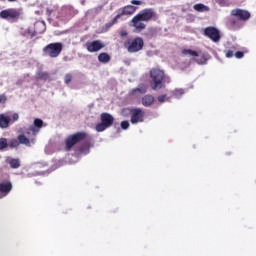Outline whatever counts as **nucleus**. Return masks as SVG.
<instances>
[{"mask_svg":"<svg viewBox=\"0 0 256 256\" xmlns=\"http://www.w3.org/2000/svg\"><path fill=\"white\" fill-rule=\"evenodd\" d=\"M136 16L139 17L141 21L149 23V21H152L155 19V17H157V14L153 8H146L141 10L138 14H136Z\"/></svg>","mask_w":256,"mask_h":256,"instance_id":"nucleus-11","label":"nucleus"},{"mask_svg":"<svg viewBox=\"0 0 256 256\" xmlns=\"http://www.w3.org/2000/svg\"><path fill=\"white\" fill-rule=\"evenodd\" d=\"M51 13H53V9H46V15H48V17H51Z\"/></svg>","mask_w":256,"mask_h":256,"instance_id":"nucleus-36","label":"nucleus"},{"mask_svg":"<svg viewBox=\"0 0 256 256\" xmlns=\"http://www.w3.org/2000/svg\"><path fill=\"white\" fill-rule=\"evenodd\" d=\"M15 121H19V114L17 113L12 115L11 123H15Z\"/></svg>","mask_w":256,"mask_h":256,"instance_id":"nucleus-30","label":"nucleus"},{"mask_svg":"<svg viewBox=\"0 0 256 256\" xmlns=\"http://www.w3.org/2000/svg\"><path fill=\"white\" fill-rule=\"evenodd\" d=\"M182 55H190L191 57H198L196 58V63H198V65H205V63H207V57H205V55L203 54L199 56V53H197V51L195 50L183 49Z\"/></svg>","mask_w":256,"mask_h":256,"instance_id":"nucleus-14","label":"nucleus"},{"mask_svg":"<svg viewBox=\"0 0 256 256\" xmlns=\"http://www.w3.org/2000/svg\"><path fill=\"white\" fill-rule=\"evenodd\" d=\"M13 190V183L11 181L6 180L0 182V199H3V197H7L9 193Z\"/></svg>","mask_w":256,"mask_h":256,"instance_id":"nucleus-16","label":"nucleus"},{"mask_svg":"<svg viewBox=\"0 0 256 256\" xmlns=\"http://www.w3.org/2000/svg\"><path fill=\"white\" fill-rule=\"evenodd\" d=\"M100 123L96 124V131L97 133H103L106 129H109V127H113V124L115 123V118L113 115L104 112L100 115Z\"/></svg>","mask_w":256,"mask_h":256,"instance_id":"nucleus-6","label":"nucleus"},{"mask_svg":"<svg viewBox=\"0 0 256 256\" xmlns=\"http://www.w3.org/2000/svg\"><path fill=\"white\" fill-rule=\"evenodd\" d=\"M244 55H245V53H243L242 51H237L235 53L236 59H243Z\"/></svg>","mask_w":256,"mask_h":256,"instance_id":"nucleus-29","label":"nucleus"},{"mask_svg":"<svg viewBox=\"0 0 256 256\" xmlns=\"http://www.w3.org/2000/svg\"><path fill=\"white\" fill-rule=\"evenodd\" d=\"M61 51H63V43L61 42L50 43L43 48V53L51 59L59 57Z\"/></svg>","mask_w":256,"mask_h":256,"instance_id":"nucleus-7","label":"nucleus"},{"mask_svg":"<svg viewBox=\"0 0 256 256\" xmlns=\"http://www.w3.org/2000/svg\"><path fill=\"white\" fill-rule=\"evenodd\" d=\"M124 47L128 53H139L145 47V41L141 37L128 38L124 42Z\"/></svg>","mask_w":256,"mask_h":256,"instance_id":"nucleus-3","label":"nucleus"},{"mask_svg":"<svg viewBox=\"0 0 256 256\" xmlns=\"http://www.w3.org/2000/svg\"><path fill=\"white\" fill-rule=\"evenodd\" d=\"M87 137H89V134H87L86 132H76L74 134L69 135L65 139L66 151H71V149H73V147H75L77 143H81V141H85Z\"/></svg>","mask_w":256,"mask_h":256,"instance_id":"nucleus-4","label":"nucleus"},{"mask_svg":"<svg viewBox=\"0 0 256 256\" xmlns=\"http://www.w3.org/2000/svg\"><path fill=\"white\" fill-rule=\"evenodd\" d=\"M9 3H15L17 0H7Z\"/></svg>","mask_w":256,"mask_h":256,"instance_id":"nucleus-37","label":"nucleus"},{"mask_svg":"<svg viewBox=\"0 0 256 256\" xmlns=\"http://www.w3.org/2000/svg\"><path fill=\"white\" fill-rule=\"evenodd\" d=\"M150 85L153 91L163 88V81L165 79V72L159 68H153L150 70Z\"/></svg>","mask_w":256,"mask_h":256,"instance_id":"nucleus-2","label":"nucleus"},{"mask_svg":"<svg viewBox=\"0 0 256 256\" xmlns=\"http://www.w3.org/2000/svg\"><path fill=\"white\" fill-rule=\"evenodd\" d=\"M9 125H11V117L0 114V129H8Z\"/></svg>","mask_w":256,"mask_h":256,"instance_id":"nucleus-18","label":"nucleus"},{"mask_svg":"<svg viewBox=\"0 0 256 256\" xmlns=\"http://www.w3.org/2000/svg\"><path fill=\"white\" fill-rule=\"evenodd\" d=\"M174 95L178 97V95H183V90H175Z\"/></svg>","mask_w":256,"mask_h":256,"instance_id":"nucleus-35","label":"nucleus"},{"mask_svg":"<svg viewBox=\"0 0 256 256\" xmlns=\"http://www.w3.org/2000/svg\"><path fill=\"white\" fill-rule=\"evenodd\" d=\"M135 11H137V7L133 6V5H126L120 9L117 10V15L114 17L113 20H111L110 22H108L106 24V27H113V25H116V23H119V20L121 19V17H124V15L130 16L133 15L135 13Z\"/></svg>","mask_w":256,"mask_h":256,"instance_id":"nucleus-5","label":"nucleus"},{"mask_svg":"<svg viewBox=\"0 0 256 256\" xmlns=\"http://www.w3.org/2000/svg\"><path fill=\"white\" fill-rule=\"evenodd\" d=\"M119 35H120V37H127V35H129V33L127 32V30H121L119 32Z\"/></svg>","mask_w":256,"mask_h":256,"instance_id":"nucleus-34","label":"nucleus"},{"mask_svg":"<svg viewBox=\"0 0 256 256\" xmlns=\"http://www.w3.org/2000/svg\"><path fill=\"white\" fill-rule=\"evenodd\" d=\"M120 127H121V129H123L124 131L127 130V129H129V121H127V120L122 121V122L120 123Z\"/></svg>","mask_w":256,"mask_h":256,"instance_id":"nucleus-28","label":"nucleus"},{"mask_svg":"<svg viewBox=\"0 0 256 256\" xmlns=\"http://www.w3.org/2000/svg\"><path fill=\"white\" fill-rule=\"evenodd\" d=\"M9 165L11 169H19V167H21V162L19 161V159H11L9 161Z\"/></svg>","mask_w":256,"mask_h":256,"instance_id":"nucleus-23","label":"nucleus"},{"mask_svg":"<svg viewBox=\"0 0 256 256\" xmlns=\"http://www.w3.org/2000/svg\"><path fill=\"white\" fill-rule=\"evenodd\" d=\"M131 5H143V1H141V0H132Z\"/></svg>","mask_w":256,"mask_h":256,"instance_id":"nucleus-31","label":"nucleus"},{"mask_svg":"<svg viewBox=\"0 0 256 256\" xmlns=\"http://www.w3.org/2000/svg\"><path fill=\"white\" fill-rule=\"evenodd\" d=\"M37 77L41 81H47V79H49V73H47V72H38Z\"/></svg>","mask_w":256,"mask_h":256,"instance_id":"nucleus-25","label":"nucleus"},{"mask_svg":"<svg viewBox=\"0 0 256 256\" xmlns=\"http://www.w3.org/2000/svg\"><path fill=\"white\" fill-rule=\"evenodd\" d=\"M1 1H5V0H1Z\"/></svg>","mask_w":256,"mask_h":256,"instance_id":"nucleus-39","label":"nucleus"},{"mask_svg":"<svg viewBox=\"0 0 256 256\" xmlns=\"http://www.w3.org/2000/svg\"><path fill=\"white\" fill-rule=\"evenodd\" d=\"M85 47L88 53H97L101 51V49H105V43L101 40H93L86 42Z\"/></svg>","mask_w":256,"mask_h":256,"instance_id":"nucleus-12","label":"nucleus"},{"mask_svg":"<svg viewBox=\"0 0 256 256\" xmlns=\"http://www.w3.org/2000/svg\"><path fill=\"white\" fill-rule=\"evenodd\" d=\"M35 140H31L25 136V134H19L17 138L11 139L9 142L7 141V138H0V151H3V149H7L9 147L10 149H17L19 145H25L26 147H31V143H33Z\"/></svg>","mask_w":256,"mask_h":256,"instance_id":"nucleus-1","label":"nucleus"},{"mask_svg":"<svg viewBox=\"0 0 256 256\" xmlns=\"http://www.w3.org/2000/svg\"><path fill=\"white\" fill-rule=\"evenodd\" d=\"M99 63L107 64L111 61V56L107 52H102L98 55Z\"/></svg>","mask_w":256,"mask_h":256,"instance_id":"nucleus-22","label":"nucleus"},{"mask_svg":"<svg viewBox=\"0 0 256 256\" xmlns=\"http://www.w3.org/2000/svg\"><path fill=\"white\" fill-rule=\"evenodd\" d=\"M231 24H232V25H235V20H232V21H231Z\"/></svg>","mask_w":256,"mask_h":256,"instance_id":"nucleus-38","label":"nucleus"},{"mask_svg":"<svg viewBox=\"0 0 256 256\" xmlns=\"http://www.w3.org/2000/svg\"><path fill=\"white\" fill-rule=\"evenodd\" d=\"M43 127V120L40 118H36L34 120V123L29 126V128L26 131V135H37L41 131V128Z\"/></svg>","mask_w":256,"mask_h":256,"instance_id":"nucleus-15","label":"nucleus"},{"mask_svg":"<svg viewBox=\"0 0 256 256\" xmlns=\"http://www.w3.org/2000/svg\"><path fill=\"white\" fill-rule=\"evenodd\" d=\"M131 23L137 33H141V31H144V29L147 28V25H145V23H143V20H141L136 15L132 18Z\"/></svg>","mask_w":256,"mask_h":256,"instance_id":"nucleus-17","label":"nucleus"},{"mask_svg":"<svg viewBox=\"0 0 256 256\" xmlns=\"http://www.w3.org/2000/svg\"><path fill=\"white\" fill-rule=\"evenodd\" d=\"M231 15L232 17H237L239 21H249L251 19V13L249 11L239 8L233 9Z\"/></svg>","mask_w":256,"mask_h":256,"instance_id":"nucleus-13","label":"nucleus"},{"mask_svg":"<svg viewBox=\"0 0 256 256\" xmlns=\"http://www.w3.org/2000/svg\"><path fill=\"white\" fill-rule=\"evenodd\" d=\"M235 55V53L233 52V50H228L227 52H226V57L229 59V58H231V57H233Z\"/></svg>","mask_w":256,"mask_h":256,"instance_id":"nucleus-32","label":"nucleus"},{"mask_svg":"<svg viewBox=\"0 0 256 256\" xmlns=\"http://www.w3.org/2000/svg\"><path fill=\"white\" fill-rule=\"evenodd\" d=\"M158 101L159 103H165V101H169V98H167V94H162L160 96H158Z\"/></svg>","mask_w":256,"mask_h":256,"instance_id":"nucleus-27","label":"nucleus"},{"mask_svg":"<svg viewBox=\"0 0 256 256\" xmlns=\"http://www.w3.org/2000/svg\"><path fill=\"white\" fill-rule=\"evenodd\" d=\"M204 35L208 39H211L213 43H219L221 41V32L213 26L206 27L204 29Z\"/></svg>","mask_w":256,"mask_h":256,"instance_id":"nucleus-10","label":"nucleus"},{"mask_svg":"<svg viewBox=\"0 0 256 256\" xmlns=\"http://www.w3.org/2000/svg\"><path fill=\"white\" fill-rule=\"evenodd\" d=\"M71 81H73V74L68 73L64 76V82L66 85H69V83H71Z\"/></svg>","mask_w":256,"mask_h":256,"instance_id":"nucleus-26","label":"nucleus"},{"mask_svg":"<svg viewBox=\"0 0 256 256\" xmlns=\"http://www.w3.org/2000/svg\"><path fill=\"white\" fill-rule=\"evenodd\" d=\"M7 102V96L5 94L0 95V103H6Z\"/></svg>","mask_w":256,"mask_h":256,"instance_id":"nucleus-33","label":"nucleus"},{"mask_svg":"<svg viewBox=\"0 0 256 256\" xmlns=\"http://www.w3.org/2000/svg\"><path fill=\"white\" fill-rule=\"evenodd\" d=\"M154 102L155 97H153V95L151 94H147L142 98V105H144V107H151V105H153Z\"/></svg>","mask_w":256,"mask_h":256,"instance_id":"nucleus-19","label":"nucleus"},{"mask_svg":"<svg viewBox=\"0 0 256 256\" xmlns=\"http://www.w3.org/2000/svg\"><path fill=\"white\" fill-rule=\"evenodd\" d=\"M135 93H141V95L147 93V88L146 87H138V88H135L131 91V94L132 95H135Z\"/></svg>","mask_w":256,"mask_h":256,"instance_id":"nucleus-24","label":"nucleus"},{"mask_svg":"<svg viewBox=\"0 0 256 256\" xmlns=\"http://www.w3.org/2000/svg\"><path fill=\"white\" fill-rule=\"evenodd\" d=\"M193 9H194V11H197L198 13H207L210 11L208 6H205V4H201V3L195 4L193 6Z\"/></svg>","mask_w":256,"mask_h":256,"instance_id":"nucleus-20","label":"nucleus"},{"mask_svg":"<svg viewBox=\"0 0 256 256\" xmlns=\"http://www.w3.org/2000/svg\"><path fill=\"white\" fill-rule=\"evenodd\" d=\"M130 123L137 125V123H143L145 121V111L141 108H132L129 110Z\"/></svg>","mask_w":256,"mask_h":256,"instance_id":"nucleus-8","label":"nucleus"},{"mask_svg":"<svg viewBox=\"0 0 256 256\" xmlns=\"http://www.w3.org/2000/svg\"><path fill=\"white\" fill-rule=\"evenodd\" d=\"M1 19L8 21L19 19L21 17V10L16 8H9L0 12Z\"/></svg>","mask_w":256,"mask_h":256,"instance_id":"nucleus-9","label":"nucleus"},{"mask_svg":"<svg viewBox=\"0 0 256 256\" xmlns=\"http://www.w3.org/2000/svg\"><path fill=\"white\" fill-rule=\"evenodd\" d=\"M43 31H45V24L36 23L35 24V30L31 34V37H36V35H39V34L43 33Z\"/></svg>","mask_w":256,"mask_h":256,"instance_id":"nucleus-21","label":"nucleus"}]
</instances>
